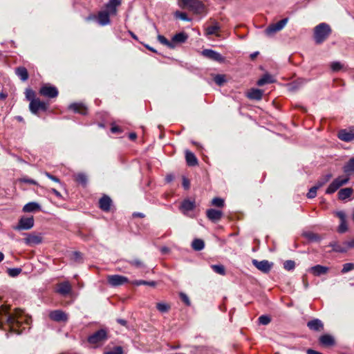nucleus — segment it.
<instances>
[{
	"label": "nucleus",
	"mask_w": 354,
	"mask_h": 354,
	"mask_svg": "<svg viewBox=\"0 0 354 354\" xmlns=\"http://www.w3.org/2000/svg\"><path fill=\"white\" fill-rule=\"evenodd\" d=\"M48 109V104L41 101L39 98L31 100L29 104V109L32 113L38 115L39 112H45Z\"/></svg>",
	"instance_id": "obj_6"
},
{
	"label": "nucleus",
	"mask_w": 354,
	"mask_h": 354,
	"mask_svg": "<svg viewBox=\"0 0 354 354\" xmlns=\"http://www.w3.org/2000/svg\"><path fill=\"white\" fill-rule=\"evenodd\" d=\"M34 226L33 216L25 217L22 216L19 220L18 225L14 227L16 230H28Z\"/></svg>",
	"instance_id": "obj_8"
},
{
	"label": "nucleus",
	"mask_w": 354,
	"mask_h": 354,
	"mask_svg": "<svg viewBox=\"0 0 354 354\" xmlns=\"http://www.w3.org/2000/svg\"><path fill=\"white\" fill-rule=\"evenodd\" d=\"M24 212H32L40 210V205L36 202H30L23 207Z\"/></svg>",
	"instance_id": "obj_31"
},
{
	"label": "nucleus",
	"mask_w": 354,
	"mask_h": 354,
	"mask_svg": "<svg viewBox=\"0 0 354 354\" xmlns=\"http://www.w3.org/2000/svg\"><path fill=\"white\" fill-rule=\"evenodd\" d=\"M55 292L62 295L66 296L69 295L72 292V286L68 281H64L60 283H58L56 285Z\"/></svg>",
	"instance_id": "obj_11"
},
{
	"label": "nucleus",
	"mask_w": 354,
	"mask_h": 354,
	"mask_svg": "<svg viewBox=\"0 0 354 354\" xmlns=\"http://www.w3.org/2000/svg\"><path fill=\"white\" fill-rule=\"evenodd\" d=\"M221 26L217 21H214L212 25L208 26L205 29V34L206 36L216 35L219 36V31Z\"/></svg>",
	"instance_id": "obj_20"
},
{
	"label": "nucleus",
	"mask_w": 354,
	"mask_h": 354,
	"mask_svg": "<svg viewBox=\"0 0 354 354\" xmlns=\"http://www.w3.org/2000/svg\"><path fill=\"white\" fill-rule=\"evenodd\" d=\"M288 19H283L278 22L271 24L266 29V33L268 35L274 34L279 30H281L287 24Z\"/></svg>",
	"instance_id": "obj_14"
},
{
	"label": "nucleus",
	"mask_w": 354,
	"mask_h": 354,
	"mask_svg": "<svg viewBox=\"0 0 354 354\" xmlns=\"http://www.w3.org/2000/svg\"><path fill=\"white\" fill-rule=\"evenodd\" d=\"M317 189H318V187L317 185L311 187L309 189V191H308V192L307 194V197L308 198H315L316 196V195H317Z\"/></svg>",
	"instance_id": "obj_53"
},
{
	"label": "nucleus",
	"mask_w": 354,
	"mask_h": 354,
	"mask_svg": "<svg viewBox=\"0 0 354 354\" xmlns=\"http://www.w3.org/2000/svg\"><path fill=\"white\" fill-rule=\"evenodd\" d=\"M19 181L26 183H28L30 185H37V183L35 180L28 178H22L19 179Z\"/></svg>",
	"instance_id": "obj_57"
},
{
	"label": "nucleus",
	"mask_w": 354,
	"mask_h": 354,
	"mask_svg": "<svg viewBox=\"0 0 354 354\" xmlns=\"http://www.w3.org/2000/svg\"><path fill=\"white\" fill-rule=\"evenodd\" d=\"M30 322V317L21 309H15L11 312L7 306L0 308V328L21 334Z\"/></svg>",
	"instance_id": "obj_1"
},
{
	"label": "nucleus",
	"mask_w": 354,
	"mask_h": 354,
	"mask_svg": "<svg viewBox=\"0 0 354 354\" xmlns=\"http://www.w3.org/2000/svg\"><path fill=\"white\" fill-rule=\"evenodd\" d=\"M274 82L273 77L269 74H265L257 82L259 86H262L266 84L272 83Z\"/></svg>",
	"instance_id": "obj_34"
},
{
	"label": "nucleus",
	"mask_w": 354,
	"mask_h": 354,
	"mask_svg": "<svg viewBox=\"0 0 354 354\" xmlns=\"http://www.w3.org/2000/svg\"><path fill=\"white\" fill-rule=\"evenodd\" d=\"M258 320L259 323L262 325H268L271 322L270 317L268 315H261Z\"/></svg>",
	"instance_id": "obj_47"
},
{
	"label": "nucleus",
	"mask_w": 354,
	"mask_h": 354,
	"mask_svg": "<svg viewBox=\"0 0 354 354\" xmlns=\"http://www.w3.org/2000/svg\"><path fill=\"white\" fill-rule=\"evenodd\" d=\"M343 68V65L339 62H333L330 64V68L333 71L337 72Z\"/></svg>",
	"instance_id": "obj_48"
},
{
	"label": "nucleus",
	"mask_w": 354,
	"mask_h": 354,
	"mask_svg": "<svg viewBox=\"0 0 354 354\" xmlns=\"http://www.w3.org/2000/svg\"><path fill=\"white\" fill-rule=\"evenodd\" d=\"M21 272V268H10L8 270L9 276L15 277L18 276Z\"/></svg>",
	"instance_id": "obj_52"
},
{
	"label": "nucleus",
	"mask_w": 354,
	"mask_h": 354,
	"mask_svg": "<svg viewBox=\"0 0 354 354\" xmlns=\"http://www.w3.org/2000/svg\"><path fill=\"white\" fill-rule=\"evenodd\" d=\"M330 26L326 23H321L314 28V39L317 44H322L331 34Z\"/></svg>",
	"instance_id": "obj_2"
},
{
	"label": "nucleus",
	"mask_w": 354,
	"mask_h": 354,
	"mask_svg": "<svg viewBox=\"0 0 354 354\" xmlns=\"http://www.w3.org/2000/svg\"><path fill=\"white\" fill-rule=\"evenodd\" d=\"M201 55L206 58L219 63H223L225 61V57L221 54L212 49H204L201 52Z\"/></svg>",
	"instance_id": "obj_10"
},
{
	"label": "nucleus",
	"mask_w": 354,
	"mask_h": 354,
	"mask_svg": "<svg viewBox=\"0 0 354 354\" xmlns=\"http://www.w3.org/2000/svg\"><path fill=\"white\" fill-rule=\"evenodd\" d=\"M307 326L310 330L314 331H322L324 329V324L319 319H314L307 323Z\"/></svg>",
	"instance_id": "obj_24"
},
{
	"label": "nucleus",
	"mask_w": 354,
	"mask_h": 354,
	"mask_svg": "<svg viewBox=\"0 0 354 354\" xmlns=\"http://www.w3.org/2000/svg\"><path fill=\"white\" fill-rule=\"evenodd\" d=\"M50 319L57 322H66L68 321V315L61 310H52L49 313Z\"/></svg>",
	"instance_id": "obj_15"
},
{
	"label": "nucleus",
	"mask_w": 354,
	"mask_h": 354,
	"mask_svg": "<svg viewBox=\"0 0 354 354\" xmlns=\"http://www.w3.org/2000/svg\"><path fill=\"white\" fill-rule=\"evenodd\" d=\"M343 171L347 176H351L354 173V157L349 159V160L344 165Z\"/></svg>",
	"instance_id": "obj_29"
},
{
	"label": "nucleus",
	"mask_w": 354,
	"mask_h": 354,
	"mask_svg": "<svg viewBox=\"0 0 354 354\" xmlns=\"http://www.w3.org/2000/svg\"><path fill=\"white\" fill-rule=\"evenodd\" d=\"M42 242V238L37 235H29L25 239V243L28 245H37Z\"/></svg>",
	"instance_id": "obj_33"
},
{
	"label": "nucleus",
	"mask_w": 354,
	"mask_h": 354,
	"mask_svg": "<svg viewBox=\"0 0 354 354\" xmlns=\"http://www.w3.org/2000/svg\"><path fill=\"white\" fill-rule=\"evenodd\" d=\"M295 263L294 261L287 260L283 263V268L286 270H288V271L292 270L295 268Z\"/></svg>",
	"instance_id": "obj_46"
},
{
	"label": "nucleus",
	"mask_w": 354,
	"mask_h": 354,
	"mask_svg": "<svg viewBox=\"0 0 354 354\" xmlns=\"http://www.w3.org/2000/svg\"><path fill=\"white\" fill-rule=\"evenodd\" d=\"M110 15L106 13V12L104 10H101L98 12L97 16V20L100 25L106 26L111 23L110 20Z\"/></svg>",
	"instance_id": "obj_23"
},
{
	"label": "nucleus",
	"mask_w": 354,
	"mask_h": 354,
	"mask_svg": "<svg viewBox=\"0 0 354 354\" xmlns=\"http://www.w3.org/2000/svg\"><path fill=\"white\" fill-rule=\"evenodd\" d=\"M186 162L189 166H195L198 164V160L194 153L187 150L185 151Z\"/></svg>",
	"instance_id": "obj_30"
},
{
	"label": "nucleus",
	"mask_w": 354,
	"mask_h": 354,
	"mask_svg": "<svg viewBox=\"0 0 354 354\" xmlns=\"http://www.w3.org/2000/svg\"><path fill=\"white\" fill-rule=\"evenodd\" d=\"M131 284H133L134 286H141V285H146V286L154 287L156 285V283L153 281H145V280H135L131 282Z\"/></svg>",
	"instance_id": "obj_39"
},
{
	"label": "nucleus",
	"mask_w": 354,
	"mask_h": 354,
	"mask_svg": "<svg viewBox=\"0 0 354 354\" xmlns=\"http://www.w3.org/2000/svg\"><path fill=\"white\" fill-rule=\"evenodd\" d=\"M350 180V176L345 175L339 176L336 178H335L330 184L328 185V188L326 190V194H331L335 193L336 191L339 189L342 186L347 184Z\"/></svg>",
	"instance_id": "obj_5"
},
{
	"label": "nucleus",
	"mask_w": 354,
	"mask_h": 354,
	"mask_svg": "<svg viewBox=\"0 0 354 354\" xmlns=\"http://www.w3.org/2000/svg\"><path fill=\"white\" fill-rule=\"evenodd\" d=\"M336 214L340 218L341 222L346 221V215L343 212H337Z\"/></svg>",
	"instance_id": "obj_62"
},
{
	"label": "nucleus",
	"mask_w": 354,
	"mask_h": 354,
	"mask_svg": "<svg viewBox=\"0 0 354 354\" xmlns=\"http://www.w3.org/2000/svg\"><path fill=\"white\" fill-rule=\"evenodd\" d=\"M187 39L188 35L184 32H180L174 35L171 40L172 42L173 48H174L177 44L185 43Z\"/></svg>",
	"instance_id": "obj_19"
},
{
	"label": "nucleus",
	"mask_w": 354,
	"mask_h": 354,
	"mask_svg": "<svg viewBox=\"0 0 354 354\" xmlns=\"http://www.w3.org/2000/svg\"><path fill=\"white\" fill-rule=\"evenodd\" d=\"M74 180L83 186H86L87 183V176L83 173H78L74 175Z\"/></svg>",
	"instance_id": "obj_35"
},
{
	"label": "nucleus",
	"mask_w": 354,
	"mask_h": 354,
	"mask_svg": "<svg viewBox=\"0 0 354 354\" xmlns=\"http://www.w3.org/2000/svg\"><path fill=\"white\" fill-rule=\"evenodd\" d=\"M338 138L344 142H350L354 140V127L341 129L338 132Z\"/></svg>",
	"instance_id": "obj_13"
},
{
	"label": "nucleus",
	"mask_w": 354,
	"mask_h": 354,
	"mask_svg": "<svg viewBox=\"0 0 354 354\" xmlns=\"http://www.w3.org/2000/svg\"><path fill=\"white\" fill-rule=\"evenodd\" d=\"M252 263L253 266L263 273H268L273 266V263L269 262L268 260L258 261L253 259Z\"/></svg>",
	"instance_id": "obj_12"
},
{
	"label": "nucleus",
	"mask_w": 354,
	"mask_h": 354,
	"mask_svg": "<svg viewBox=\"0 0 354 354\" xmlns=\"http://www.w3.org/2000/svg\"><path fill=\"white\" fill-rule=\"evenodd\" d=\"M73 259L76 262H80L82 259V254L80 252H74L73 253Z\"/></svg>",
	"instance_id": "obj_55"
},
{
	"label": "nucleus",
	"mask_w": 354,
	"mask_h": 354,
	"mask_svg": "<svg viewBox=\"0 0 354 354\" xmlns=\"http://www.w3.org/2000/svg\"><path fill=\"white\" fill-rule=\"evenodd\" d=\"M123 349L121 346H116L113 349L105 352L104 354H122Z\"/></svg>",
	"instance_id": "obj_54"
},
{
	"label": "nucleus",
	"mask_w": 354,
	"mask_h": 354,
	"mask_svg": "<svg viewBox=\"0 0 354 354\" xmlns=\"http://www.w3.org/2000/svg\"><path fill=\"white\" fill-rule=\"evenodd\" d=\"M353 189L351 187L341 189L338 192V198L339 200L344 201L352 195Z\"/></svg>",
	"instance_id": "obj_28"
},
{
	"label": "nucleus",
	"mask_w": 354,
	"mask_h": 354,
	"mask_svg": "<svg viewBox=\"0 0 354 354\" xmlns=\"http://www.w3.org/2000/svg\"><path fill=\"white\" fill-rule=\"evenodd\" d=\"M183 187L185 188V189H188L190 187V183H189V180L184 177L183 178V183H182Z\"/></svg>",
	"instance_id": "obj_60"
},
{
	"label": "nucleus",
	"mask_w": 354,
	"mask_h": 354,
	"mask_svg": "<svg viewBox=\"0 0 354 354\" xmlns=\"http://www.w3.org/2000/svg\"><path fill=\"white\" fill-rule=\"evenodd\" d=\"M347 230V225H346V221H342L339 226V228H338V232H340V233H344Z\"/></svg>",
	"instance_id": "obj_56"
},
{
	"label": "nucleus",
	"mask_w": 354,
	"mask_h": 354,
	"mask_svg": "<svg viewBox=\"0 0 354 354\" xmlns=\"http://www.w3.org/2000/svg\"><path fill=\"white\" fill-rule=\"evenodd\" d=\"M50 192L53 193L57 198H62V195L59 192H58L57 189L53 188L50 189Z\"/></svg>",
	"instance_id": "obj_63"
},
{
	"label": "nucleus",
	"mask_w": 354,
	"mask_h": 354,
	"mask_svg": "<svg viewBox=\"0 0 354 354\" xmlns=\"http://www.w3.org/2000/svg\"><path fill=\"white\" fill-rule=\"evenodd\" d=\"M206 216L212 222L216 223L222 218L223 212L218 209H209L206 211Z\"/></svg>",
	"instance_id": "obj_17"
},
{
	"label": "nucleus",
	"mask_w": 354,
	"mask_h": 354,
	"mask_svg": "<svg viewBox=\"0 0 354 354\" xmlns=\"http://www.w3.org/2000/svg\"><path fill=\"white\" fill-rule=\"evenodd\" d=\"M15 73L22 81H26L28 79V71L24 66L17 67L15 69Z\"/></svg>",
	"instance_id": "obj_32"
},
{
	"label": "nucleus",
	"mask_w": 354,
	"mask_h": 354,
	"mask_svg": "<svg viewBox=\"0 0 354 354\" xmlns=\"http://www.w3.org/2000/svg\"><path fill=\"white\" fill-rule=\"evenodd\" d=\"M329 268L326 266H323L321 265H317L310 268V271L315 276H320L322 274H325L328 272Z\"/></svg>",
	"instance_id": "obj_26"
},
{
	"label": "nucleus",
	"mask_w": 354,
	"mask_h": 354,
	"mask_svg": "<svg viewBox=\"0 0 354 354\" xmlns=\"http://www.w3.org/2000/svg\"><path fill=\"white\" fill-rule=\"evenodd\" d=\"M107 281L109 285L113 287L122 286L129 282L127 277L119 274L109 275L107 277Z\"/></svg>",
	"instance_id": "obj_9"
},
{
	"label": "nucleus",
	"mask_w": 354,
	"mask_h": 354,
	"mask_svg": "<svg viewBox=\"0 0 354 354\" xmlns=\"http://www.w3.org/2000/svg\"><path fill=\"white\" fill-rule=\"evenodd\" d=\"M180 299H182V301L187 306H189L190 305V301L189 299V297H187V295H185V293H183L181 292L180 294Z\"/></svg>",
	"instance_id": "obj_58"
},
{
	"label": "nucleus",
	"mask_w": 354,
	"mask_h": 354,
	"mask_svg": "<svg viewBox=\"0 0 354 354\" xmlns=\"http://www.w3.org/2000/svg\"><path fill=\"white\" fill-rule=\"evenodd\" d=\"M112 201L109 196L104 195L99 201V207L104 212H109Z\"/></svg>",
	"instance_id": "obj_21"
},
{
	"label": "nucleus",
	"mask_w": 354,
	"mask_h": 354,
	"mask_svg": "<svg viewBox=\"0 0 354 354\" xmlns=\"http://www.w3.org/2000/svg\"><path fill=\"white\" fill-rule=\"evenodd\" d=\"M214 81L217 85L221 86L226 82L225 76L224 75H216L214 77Z\"/></svg>",
	"instance_id": "obj_43"
},
{
	"label": "nucleus",
	"mask_w": 354,
	"mask_h": 354,
	"mask_svg": "<svg viewBox=\"0 0 354 354\" xmlns=\"http://www.w3.org/2000/svg\"><path fill=\"white\" fill-rule=\"evenodd\" d=\"M263 91L259 88H251L246 94L250 100H260L262 99Z\"/></svg>",
	"instance_id": "obj_25"
},
{
	"label": "nucleus",
	"mask_w": 354,
	"mask_h": 354,
	"mask_svg": "<svg viewBox=\"0 0 354 354\" xmlns=\"http://www.w3.org/2000/svg\"><path fill=\"white\" fill-rule=\"evenodd\" d=\"M156 308L160 313H167L170 309V306L165 303H158L156 304Z\"/></svg>",
	"instance_id": "obj_42"
},
{
	"label": "nucleus",
	"mask_w": 354,
	"mask_h": 354,
	"mask_svg": "<svg viewBox=\"0 0 354 354\" xmlns=\"http://www.w3.org/2000/svg\"><path fill=\"white\" fill-rule=\"evenodd\" d=\"M39 93L43 97L50 99L57 97L59 91L55 86L50 84H44L40 87Z\"/></svg>",
	"instance_id": "obj_7"
},
{
	"label": "nucleus",
	"mask_w": 354,
	"mask_h": 354,
	"mask_svg": "<svg viewBox=\"0 0 354 354\" xmlns=\"http://www.w3.org/2000/svg\"><path fill=\"white\" fill-rule=\"evenodd\" d=\"M121 1L118 0H109L108 3L105 4V10L104 11L109 13L110 15H117V8L120 6Z\"/></svg>",
	"instance_id": "obj_16"
},
{
	"label": "nucleus",
	"mask_w": 354,
	"mask_h": 354,
	"mask_svg": "<svg viewBox=\"0 0 354 354\" xmlns=\"http://www.w3.org/2000/svg\"><path fill=\"white\" fill-rule=\"evenodd\" d=\"M224 200L221 198H214L212 201V205L218 207H222L224 206Z\"/></svg>",
	"instance_id": "obj_44"
},
{
	"label": "nucleus",
	"mask_w": 354,
	"mask_h": 354,
	"mask_svg": "<svg viewBox=\"0 0 354 354\" xmlns=\"http://www.w3.org/2000/svg\"><path fill=\"white\" fill-rule=\"evenodd\" d=\"M178 4L182 8H187L196 14H201L205 11V6L199 0H179Z\"/></svg>",
	"instance_id": "obj_3"
},
{
	"label": "nucleus",
	"mask_w": 354,
	"mask_h": 354,
	"mask_svg": "<svg viewBox=\"0 0 354 354\" xmlns=\"http://www.w3.org/2000/svg\"><path fill=\"white\" fill-rule=\"evenodd\" d=\"M108 339V332L106 329H100L88 336V342L97 347L103 344Z\"/></svg>",
	"instance_id": "obj_4"
},
{
	"label": "nucleus",
	"mask_w": 354,
	"mask_h": 354,
	"mask_svg": "<svg viewBox=\"0 0 354 354\" xmlns=\"http://www.w3.org/2000/svg\"><path fill=\"white\" fill-rule=\"evenodd\" d=\"M333 248V250L337 252L344 253L346 252L348 250V245H345V243L343 245H339L338 243H333L331 245Z\"/></svg>",
	"instance_id": "obj_36"
},
{
	"label": "nucleus",
	"mask_w": 354,
	"mask_h": 354,
	"mask_svg": "<svg viewBox=\"0 0 354 354\" xmlns=\"http://www.w3.org/2000/svg\"><path fill=\"white\" fill-rule=\"evenodd\" d=\"M211 268L214 272L221 275L225 274V269L223 265H212Z\"/></svg>",
	"instance_id": "obj_40"
},
{
	"label": "nucleus",
	"mask_w": 354,
	"mask_h": 354,
	"mask_svg": "<svg viewBox=\"0 0 354 354\" xmlns=\"http://www.w3.org/2000/svg\"><path fill=\"white\" fill-rule=\"evenodd\" d=\"M354 270V263H347L343 265V268L342 270V273H346L351 270Z\"/></svg>",
	"instance_id": "obj_51"
},
{
	"label": "nucleus",
	"mask_w": 354,
	"mask_h": 354,
	"mask_svg": "<svg viewBox=\"0 0 354 354\" xmlns=\"http://www.w3.org/2000/svg\"><path fill=\"white\" fill-rule=\"evenodd\" d=\"M331 178V174H327L326 175H324L317 180L316 185L318 187V188H319L324 186L325 184H326L330 180Z\"/></svg>",
	"instance_id": "obj_38"
},
{
	"label": "nucleus",
	"mask_w": 354,
	"mask_h": 354,
	"mask_svg": "<svg viewBox=\"0 0 354 354\" xmlns=\"http://www.w3.org/2000/svg\"><path fill=\"white\" fill-rule=\"evenodd\" d=\"M192 246L196 251H200L204 248L205 243L202 239H196L192 241Z\"/></svg>",
	"instance_id": "obj_37"
},
{
	"label": "nucleus",
	"mask_w": 354,
	"mask_h": 354,
	"mask_svg": "<svg viewBox=\"0 0 354 354\" xmlns=\"http://www.w3.org/2000/svg\"><path fill=\"white\" fill-rule=\"evenodd\" d=\"M128 262L130 265H131L132 266H134L136 268L144 267V263L141 260L138 259H133L131 261H129Z\"/></svg>",
	"instance_id": "obj_49"
},
{
	"label": "nucleus",
	"mask_w": 354,
	"mask_h": 354,
	"mask_svg": "<svg viewBox=\"0 0 354 354\" xmlns=\"http://www.w3.org/2000/svg\"><path fill=\"white\" fill-rule=\"evenodd\" d=\"M158 41L167 46L168 48H173V46H172V42L171 41H169L165 37H164L163 35H158Z\"/></svg>",
	"instance_id": "obj_41"
},
{
	"label": "nucleus",
	"mask_w": 354,
	"mask_h": 354,
	"mask_svg": "<svg viewBox=\"0 0 354 354\" xmlns=\"http://www.w3.org/2000/svg\"><path fill=\"white\" fill-rule=\"evenodd\" d=\"M319 340V343L324 346H330L335 344L334 338L330 335H323Z\"/></svg>",
	"instance_id": "obj_27"
},
{
	"label": "nucleus",
	"mask_w": 354,
	"mask_h": 354,
	"mask_svg": "<svg viewBox=\"0 0 354 354\" xmlns=\"http://www.w3.org/2000/svg\"><path fill=\"white\" fill-rule=\"evenodd\" d=\"M45 175L50 180L56 182V183H61L60 182V180L57 177V176H55L52 174H50V173L48 172H45Z\"/></svg>",
	"instance_id": "obj_59"
},
{
	"label": "nucleus",
	"mask_w": 354,
	"mask_h": 354,
	"mask_svg": "<svg viewBox=\"0 0 354 354\" xmlns=\"http://www.w3.org/2000/svg\"><path fill=\"white\" fill-rule=\"evenodd\" d=\"M111 131L112 133H121L122 132V129L118 126H113L111 128Z\"/></svg>",
	"instance_id": "obj_61"
},
{
	"label": "nucleus",
	"mask_w": 354,
	"mask_h": 354,
	"mask_svg": "<svg viewBox=\"0 0 354 354\" xmlns=\"http://www.w3.org/2000/svg\"><path fill=\"white\" fill-rule=\"evenodd\" d=\"M26 97L28 100L31 102V100H35L37 97H35V93L32 89H26Z\"/></svg>",
	"instance_id": "obj_50"
},
{
	"label": "nucleus",
	"mask_w": 354,
	"mask_h": 354,
	"mask_svg": "<svg viewBox=\"0 0 354 354\" xmlns=\"http://www.w3.org/2000/svg\"><path fill=\"white\" fill-rule=\"evenodd\" d=\"M174 16L176 18H178L183 21H190L191 19L188 17L187 15L185 12H180V11H176L174 13Z\"/></svg>",
	"instance_id": "obj_45"
},
{
	"label": "nucleus",
	"mask_w": 354,
	"mask_h": 354,
	"mask_svg": "<svg viewBox=\"0 0 354 354\" xmlns=\"http://www.w3.org/2000/svg\"><path fill=\"white\" fill-rule=\"evenodd\" d=\"M68 109L74 113H80L81 115L87 114V108L82 103H73L69 105Z\"/></svg>",
	"instance_id": "obj_22"
},
{
	"label": "nucleus",
	"mask_w": 354,
	"mask_h": 354,
	"mask_svg": "<svg viewBox=\"0 0 354 354\" xmlns=\"http://www.w3.org/2000/svg\"><path fill=\"white\" fill-rule=\"evenodd\" d=\"M345 245H348V248H354V239H352L349 241L345 242Z\"/></svg>",
	"instance_id": "obj_64"
},
{
	"label": "nucleus",
	"mask_w": 354,
	"mask_h": 354,
	"mask_svg": "<svg viewBox=\"0 0 354 354\" xmlns=\"http://www.w3.org/2000/svg\"><path fill=\"white\" fill-rule=\"evenodd\" d=\"M196 204L194 200L185 199L180 204V209L185 214L187 212L194 210Z\"/></svg>",
	"instance_id": "obj_18"
}]
</instances>
